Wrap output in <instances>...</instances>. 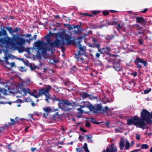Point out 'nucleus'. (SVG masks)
<instances>
[{
    "mask_svg": "<svg viewBox=\"0 0 152 152\" xmlns=\"http://www.w3.org/2000/svg\"><path fill=\"white\" fill-rule=\"evenodd\" d=\"M47 44L45 42L42 40H39L35 43V46L37 53L41 52L43 55H45L47 51L51 50L53 47H56L58 48L60 47L62 51L64 50V48L61 43L60 40L58 39H56L53 42H51L49 45V47H43L45 46Z\"/></svg>",
    "mask_w": 152,
    "mask_h": 152,
    "instance_id": "obj_1",
    "label": "nucleus"
},
{
    "mask_svg": "<svg viewBox=\"0 0 152 152\" xmlns=\"http://www.w3.org/2000/svg\"><path fill=\"white\" fill-rule=\"evenodd\" d=\"M68 34L65 31L59 32L54 34L57 38L61 40L62 43L64 45H69L72 43V35L69 31Z\"/></svg>",
    "mask_w": 152,
    "mask_h": 152,
    "instance_id": "obj_2",
    "label": "nucleus"
},
{
    "mask_svg": "<svg viewBox=\"0 0 152 152\" xmlns=\"http://www.w3.org/2000/svg\"><path fill=\"white\" fill-rule=\"evenodd\" d=\"M127 123L128 125L133 124L138 127L142 128L143 129L146 128V124L144 121L141 118L137 116H134L131 118L128 119Z\"/></svg>",
    "mask_w": 152,
    "mask_h": 152,
    "instance_id": "obj_3",
    "label": "nucleus"
},
{
    "mask_svg": "<svg viewBox=\"0 0 152 152\" xmlns=\"http://www.w3.org/2000/svg\"><path fill=\"white\" fill-rule=\"evenodd\" d=\"M14 40L16 42L15 47H13L14 49L18 50L20 53H22L24 51V47L23 46V45L25 43V40L23 38L19 37L18 35L14 36Z\"/></svg>",
    "mask_w": 152,
    "mask_h": 152,
    "instance_id": "obj_4",
    "label": "nucleus"
},
{
    "mask_svg": "<svg viewBox=\"0 0 152 152\" xmlns=\"http://www.w3.org/2000/svg\"><path fill=\"white\" fill-rule=\"evenodd\" d=\"M141 117L143 121H146L147 123L151 124L152 120L150 119V113L147 110L143 109L141 113Z\"/></svg>",
    "mask_w": 152,
    "mask_h": 152,
    "instance_id": "obj_5",
    "label": "nucleus"
},
{
    "mask_svg": "<svg viewBox=\"0 0 152 152\" xmlns=\"http://www.w3.org/2000/svg\"><path fill=\"white\" fill-rule=\"evenodd\" d=\"M16 88V90H15L14 91L15 93L18 92H23V95L24 96L26 95L28 93L30 94L31 93L29 92V89L28 88H25V87L22 86L21 84H20L19 86H15Z\"/></svg>",
    "mask_w": 152,
    "mask_h": 152,
    "instance_id": "obj_6",
    "label": "nucleus"
},
{
    "mask_svg": "<svg viewBox=\"0 0 152 152\" xmlns=\"http://www.w3.org/2000/svg\"><path fill=\"white\" fill-rule=\"evenodd\" d=\"M125 145V150L129 149L130 146V144L127 140L122 138L120 140L119 143L120 149L121 150L124 149Z\"/></svg>",
    "mask_w": 152,
    "mask_h": 152,
    "instance_id": "obj_7",
    "label": "nucleus"
},
{
    "mask_svg": "<svg viewBox=\"0 0 152 152\" xmlns=\"http://www.w3.org/2000/svg\"><path fill=\"white\" fill-rule=\"evenodd\" d=\"M51 88L52 87L50 85L47 86L43 94L45 95L46 96L45 100L48 103L49 102V99H51L53 101H55V96L54 97H50V96L49 91Z\"/></svg>",
    "mask_w": 152,
    "mask_h": 152,
    "instance_id": "obj_8",
    "label": "nucleus"
},
{
    "mask_svg": "<svg viewBox=\"0 0 152 152\" xmlns=\"http://www.w3.org/2000/svg\"><path fill=\"white\" fill-rule=\"evenodd\" d=\"M12 39L9 37L6 38H2L0 39V42L6 48H7L9 45H12Z\"/></svg>",
    "mask_w": 152,
    "mask_h": 152,
    "instance_id": "obj_9",
    "label": "nucleus"
},
{
    "mask_svg": "<svg viewBox=\"0 0 152 152\" xmlns=\"http://www.w3.org/2000/svg\"><path fill=\"white\" fill-rule=\"evenodd\" d=\"M46 88V87L41 88L38 90H34L33 91L30 93V95L34 96L35 98H37L42 95Z\"/></svg>",
    "mask_w": 152,
    "mask_h": 152,
    "instance_id": "obj_10",
    "label": "nucleus"
},
{
    "mask_svg": "<svg viewBox=\"0 0 152 152\" xmlns=\"http://www.w3.org/2000/svg\"><path fill=\"white\" fill-rule=\"evenodd\" d=\"M135 64L137 65V67L140 69L142 66L140 65V63L142 64L144 66H145L147 65V62L146 61H144L142 59L139 57H137L135 61Z\"/></svg>",
    "mask_w": 152,
    "mask_h": 152,
    "instance_id": "obj_11",
    "label": "nucleus"
},
{
    "mask_svg": "<svg viewBox=\"0 0 152 152\" xmlns=\"http://www.w3.org/2000/svg\"><path fill=\"white\" fill-rule=\"evenodd\" d=\"M30 79L28 78H26L24 80H20L19 82L17 84L16 86H19L20 84H21L22 86L26 87L28 86L31 83Z\"/></svg>",
    "mask_w": 152,
    "mask_h": 152,
    "instance_id": "obj_12",
    "label": "nucleus"
},
{
    "mask_svg": "<svg viewBox=\"0 0 152 152\" xmlns=\"http://www.w3.org/2000/svg\"><path fill=\"white\" fill-rule=\"evenodd\" d=\"M55 101H59V102L58 103V105L60 107L64 106V105L66 104L68 105H70L71 104V103L69 102L66 100H64L63 99L60 100L58 99H56V98Z\"/></svg>",
    "mask_w": 152,
    "mask_h": 152,
    "instance_id": "obj_13",
    "label": "nucleus"
},
{
    "mask_svg": "<svg viewBox=\"0 0 152 152\" xmlns=\"http://www.w3.org/2000/svg\"><path fill=\"white\" fill-rule=\"evenodd\" d=\"M101 109L102 107L100 105L98 104L97 107H95L91 104L89 110L90 111H93L94 113H97L99 111L101 110Z\"/></svg>",
    "mask_w": 152,
    "mask_h": 152,
    "instance_id": "obj_14",
    "label": "nucleus"
},
{
    "mask_svg": "<svg viewBox=\"0 0 152 152\" xmlns=\"http://www.w3.org/2000/svg\"><path fill=\"white\" fill-rule=\"evenodd\" d=\"M106 152H117V148L116 146L110 145L106 148Z\"/></svg>",
    "mask_w": 152,
    "mask_h": 152,
    "instance_id": "obj_15",
    "label": "nucleus"
},
{
    "mask_svg": "<svg viewBox=\"0 0 152 152\" xmlns=\"http://www.w3.org/2000/svg\"><path fill=\"white\" fill-rule=\"evenodd\" d=\"M136 21L138 23H140L141 24H142L143 25V24H145L146 22L145 20L142 17H137Z\"/></svg>",
    "mask_w": 152,
    "mask_h": 152,
    "instance_id": "obj_16",
    "label": "nucleus"
},
{
    "mask_svg": "<svg viewBox=\"0 0 152 152\" xmlns=\"http://www.w3.org/2000/svg\"><path fill=\"white\" fill-rule=\"evenodd\" d=\"M142 27H141L139 26H138V28H137V31H138V33L140 34H142V38L143 39H148V37L147 36H145L143 32L141 30L142 29Z\"/></svg>",
    "mask_w": 152,
    "mask_h": 152,
    "instance_id": "obj_17",
    "label": "nucleus"
},
{
    "mask_svg": "<svg viewBox=\"0 0 152 152\" xmlns=\"http://www.w3.org/2000/svg\"><path fill=\"white\" fill-rule=\"evenodd\" d=\"M7 90L6 89L0 87V99L3 97L2 95H7Z\"/></svg>",
    "mask_w": 152,
    "mask_h": 152,
    "instance_id": "obj_18",
    "label": "nucleus"
},
{
    "mask_svg": "<svg viewBox=\"0 0 152 152\" xmlns=\"http://www.w3.org/2000/svg\"><path fill=\"white\" fill-rule=\"evenodd\" d=\"M80 104H83L85 107L88 108L90 109L91 104L88 101L82 102Z\"/></svg>",
    "mask_w": 152,
    "mask_h": 152,
    "instance_id": "obj_19",
    "label": "nucleus"
},
{
    "mask_svg": "<svg viewBox=\"0 0 152 152\" xmlns=\"http://www.w3.org/2000/svg\"><path fill=\"white\" fill-rule=\"evenodd\" d=\"M47 61L49 63L54 64L56 63L58 61L57 60H56L54 57H53L52 58H48L47 59Z\"/></svg>",
    "mask_w": 152,
    "mask_h": 152,
    "instance_id": "obj_20",
    "label": "nucleus"
},
{
    "mask_svg": "<svg viewBox=\"0 0 152 152\" xmlns=\"http://www.w3.org/2000/svg\"><path fill=\"white\" fill-rule=\"evenodd\" d=\"M113 67L116 71H121L122 70L121 67L118 64L117 65H114Z\"/></svg>",
    "mask_w": 152,
    "mask_h": 152,
    "instance_id": "obj_21",
    "label": "nucleus"
},
{
    "mask_svg": "<svg viewBox=\"0 0 152 152\" xmlns=\"http://www.w3.org/2000/svg\"><path fill=\"white\" fill-rule=\"evenodd\" d=\"M79 48L80 49V51L82 52L83 53H84L86 50V48L85 47H82L81 45L80 44V42L79 43Z\"/></svg>",
    "mask_w": 152,
    "mask_h": 152,
    "instance_id": "obj_22",
    "label": "nucleus"
},
{
    "mask_svg": "<svg viewBox=\"0 0 152 152\" xmlns=\"http://www.w3.org/2000/svg\"><path fill=\"white\" fill-rule=\"evenodd\" d=\"M81 97L83 99H85L86 98L89 97L90 96V95L88 94L86 92H83L81 94Z\"/></svg>",
    "mask_w": 152,
    "mask_h": 152,
    "instance_id": "obj_23",
    "label": "nucleus"
},
{
    "mask_svg": "<svg viewBox=\"0 0 152 152\" xmlns=\"http://www.w3.org/2000/svg\"><path fill=\"white\" fill-rule=\"evenodd\" d=\"M102 50H104V53L107 54H108L110 52L111 49L109 47H107L105 48H102Z\"/></svg>",
    "mask_w": 152,
    "mask_h": 152,
    "instance_id": "obj_24",
    "label": "nucleus"
},
{
    "mask_svg": "<svg viewBox=\"0 0 152 152\" xmlns=\"http://www.w3.org/2000/svg\"><path fill=\"white\" fill-rule=\"evenodd\" d=\"M43 109L44 110V111L47 113L46 114V115L47 116L48 115V113L52 111L51 108L50 107H47L46 108H43Z\"/></svg>",
    "mask_w": 152,
    "mask_h": 152,
    "instance_id": "obj_25",
    "label": "nucleus"
},
{
    "mask_svg": "<svg viewBox=\"0 0 152 152\" xmlns=\"http://www.w3.org/2000/svg\"><path fill=\"white\" fill-rule=\"evenodd\" d=\"M11 56H14L12 55H9L8 56L7 55H6L4 57V59L5 61V62L6 63V64H9V62L8 61V58H11Z\"/></svg>",
    "mask_w": 152,
    "mask_h": 152,
    "instance_id": "obj_26",
    "label": "nucleus"
},
{
    "mask_svg": "<svg viewBox=\"0 0 152 152\" xmlns=\"http://www.w3.org/2000/svg\"><path fill=\"white\" fill-rule=\"evenodd\" d=\"M9 65L10 66V67H14L15 66V63L14 62H12V63H9V64H7V66H6V67L7 68L9 69V68H10V67H8V66Z\"/></svg>",
    "mask_w": 152,
    "mask_h": 152,
    "instance_id": "obj_27",
    "label": "nucleus"
},
{
    "mask_svg": "<svg viewBox=\"0 0 152 152\" xmlns=\"http://www.w3.org/2000/svg\"><path fill=\"white\" fill-rule=\"evenodd\" d=\"M6 29L11 34H12L14 33V29H12L11 27H7L6 28Z\"/></svg>",
    "mask_w": 152,
    "mask_h": 152,
    "instance_id": "obj_28",
    "label": "nucleus"
},
{
    "mask_svg": "<svg viewBox=\"0 0 152 152\" xmlns=\"http://www.w3.org/2000/svg\"><path fill=\"white\" fill-rule=\"evenodd\" d=\"M7 34V32L5 30H3L2 31H0V37L2 36H6Z\"/></svg>",
    "mask_w": 152,
    "mask_h": 152,
    "instance_id": "obj_29",
    "label": "nucleus"
},
{
    "mask_svg": "<svg viewBox=\"0 0 152 152\" xmlns=\"http://www.w3.org/2000/svg\"><path fill=\"white\" fill-rule=\"evenodd\" d=\"M85 151L86 152H90L87 147V144L86 143H85L84 144V146L83 147Z\"/></svg>",
    "mask_w": 152,
    "mask_h": 152,
    "instance_id": "obj_30",
    "label": "nucleus"
},
{
    "mask_svg": "<svg viewBox=\"0 0 152 152\" xmlns=\"http://www.w3.org/2000/svg\"><path fill=\"white\" fill-rule=\"evenodd\" d=\"M148 146L146 144H143L141 145V149H147L148 148Z\"/></svg>",
    "mask_w": 152,
    "mask_h": 152,
    "instance_id": "obj_31",
    "label": "nucleus"
},
{
    "mask_svg": "<svg viewBox=\"0 0 152 152\" xmlns=\"http://www.w3.org/2000/svg\"><path fill=\"white\" fill-rule=\"evenodd\" d=\"M81 54V53L80 52V51H79L78 54H75V58L77 59L78 61H80V60L79 59V55H80Z\"/></svg>",
    "mask_w": 152,
    "mask_h": 152,
    "instance_id": "obj_32",
    "label": "nucleus"
},
{
    "mask_svg": "<svg viewBox=\"0 0 152 152\" xmlns=\"http://www.w3.org/2000/svg\"><path fill=\"white\" fill-rule=\"evenodd\" d=\"M151 90V88H148L147 89H146L144 91V94H146L148 93L149 92H150Z\"/></svg>",
    "mask_w": 152,
    "mask_h": 152,
    "instance_id": "obj_33",
    "label": "nucleus"
},
{
    "mask_svg": "<svg viewBox=\"0 0 152 152\" xmlns=\"http://www.w3.org/2000/svg\"><path fill=\"white\" fill-rule=\"evenodd\" d=\"M113 35H107L106 38L107 39H108V40H110V39H113Z\"/></svg>",
    "mask_w": 152,
    "mask_h": 152,
    "instance_id": "obj_34",
    "label": "nucleus"
},
{
    "mask_svg": "<svg viewBox=\"0 0 152 152\" xmlns=\"http://www.w3.org/2000/svg\"><path fill=\"white\" fill-rule=\"evenodd\" d=\"M11 122L10 124L11 125H12L14 124L15 123L17 122V121H15L14 120L12 119L11 118L10 119Z\"/></svg>",
    "mask_w": 152,
    "mask_h": 152,
    "instance_id": "obj_35",
    "label": "nucleus"
},
{
    "mask_svg": "<svg viewBox=\"0 0 152 152\" xmlns=\"http://www.w3.org/2000/svg\"><path fill=\"white\" fill-rule=\"evenodd\" d=\"M23 36H24L26 37L29 38H30V37H31V34H28L26 35L23 34Z\"/></svg>",
    "mask_w": 152,
    "mask_h": 152,
    "instance_id": "obj_36",
    "label": "nucleus"
},
{
    "mask_svg": "<svg viewBox=\"0 0 152 152\" xmlns=\"http://www.w3.org/2000/svg\"><path fill=\"white\" fill-rule=\"evenodd\" d=\"M102 14L105 16L107 15H108L109 12L107 11H104L102 12Z\"/></svg>",
    "mask_w": 152,
    "mask_h": 152,
    "instance_id": "obj_37",
    "label": "nucleus"
},
{
    "mask_svg": "<svg viewBox=\"0 0 152 152\" xmlns=\"http://www.w3.org/2000/svg\"><path fill=\"white\" fill-rule=\"evenodd\" d=\"M115 25H116L117 27V28H121V25L119 23H117L116 22H115Z\"/></svg>",
    "mask_w": 152,
    "mask_h": 152,
    "instance_id": "obj_38",
    "label": "nucleus"
},
{
    "mask_svg": "<svg viewBox=\"0 0 152 152\" xmlns=\"http://www.w3.org/2000/svg\"><path fill=\"white\" fill-rule=\"evenodd\" d=\"M77 111L79 112V113L82 114L83 113V110L81 109V108H79L77 109Z\"/></svg>",
    "mask_w": 152,
    "mask_h": 152,
    "instance_id": "obj_39",
    "label": "nucleus"
},
{
    "mask_svg": "<svg viewBox=\"0 0 152 152\" xmlns=\"http://www.w3.org/2000/svg\"><path fill=\"white\" fill-rule=\"evenodd\" d=\"M85 126L86 127H89L90 126V124L88 122H86L85 124Z\"/></svg>",
    "mask_w": 152,
    "mask_h": 152,
    "instance_id": "obj_40",
    "label": "nucleus"
},
{
    "mask_svg": "<svg viewBox=\"0 0 152 152\" xmlns=\"http://www.w3.org/2000/svg\"><path fill=\"white\" fill-rule=\"evenodd\" d=\"M80 129L81 131L83 132H86V130L84 129V128L82 127H80Z\"/></svg>",
    "mask_w": 152,
    "mask_h": 152,
    "instance_id": "obj_41",
    "label": "nucleus"
},
{
    "mask_svg": "<svg viewBox=\"0 0 152 152\" xmlns=\"http://www.w3.org/2000/svg\"><path fill=\"white\" fill-rule=\"evenodd\" d=\"M19 70L20 71H22V72H23V71H26V70L24 68H23V67H22V66H21V67H20V69H19Z\"/></svg>",
    "mask_w": 152,
    "mask_h": 152,
    "instance_id": "obj_42",
    "label": "nucleus"
},
{
    "mask_svg": "<svg viewBox=\"0 0 152 152\" xmlns=\"http://www.w3.org/2000/svg\"><path fill=\"white\" fill-rule=\"evenodd\" d=\"M135 137L137 140H140V135L139 134H136V135Z\"/></svg>",
    "mask_w": 152,
    "mask_h": 152,
    "instance_id": "obj_43",
    "label": "nucleus"
},
{
    "mask_svg": "<svg viewBox=\"0 0 152 152\" xmlns=\"http://www.w3.org/2000/svg\"><path fill=\"white\" fill-rule=\"evenodd\" d=\"M8 103V104H11V102H9L8 103H7L6 102H3V101H0V104H5L6 103Z\"/></svg>",
    "mask_w": 152,
    "mask_h": 152,
    "instance_id": "obj_44",
    "label": "nucleus"
},
{
    "mask_svg": "<svg viewBox=\"0 0 152 152\" xmlns=\"http://www.w3.org/2000/svg\"><path fill=\"white\" fill-rule=\"evenodd\" d=\"M138 42L140 44L142 45L143 44V42L142 39H138Z\"/></svg>",
    "mask_w": 152,
    "mask_h": 152,
    "instance_id": "obj_45",
    "label": "nucleus"
},
{
    "mask_svg": "<svg viewBox=\"0 0 152 152\" xmlns=\"http://www.w3.org/2000/svg\"><path fill=\"white\" fill-rule=\"evenodd\" d=\"M33 39L31 38H29L28 39H27L26 40L27 42L28 43H30V42L32 41Z\"/></svg>",
    "mask_w": 152,
    "mask_h": 152,
    "instance_id": "obj_46",
    "label": "nucleus"
},
{
    "mask_svg": "<svg viewBox=\"0 0 152 152\" xmlns=\"http://www.w3.org/2000/svg\"><path fill=\"white\" fill-rule=\"evenodd\" d=\"M28 115L29 116L30 118H31L32 119H33L34 120H35L34 119L33 117V114H29Z\"/></svg>",
    "mask_w": 152,
    "mask_h": 152,
    "instance_id": "obj_47",
    "label": "nucleus"
},
{
    "mask_svg": "<svg viewBox=\"0 0 152 152\" xmlns=\"http://www.w3.org/2000/svg\"><path fill=\"white\" fill-rule=\"evenodd\" d=\"M131 74L133 75L134 77H135L137 76V73L136 72H133L131 73Z\"/></svg>",
    "mask_w": 152,
    "mask_h": 152,
    "instance_id": "obj_48",
    "label": "nucleus"
},
{
    "mask_svg": "<svg viewBox=\"0 0 152 152\" xmlns=\"http://www.w3.org/2000/svg\"><path fill=\"white\" fill-rule=\"evenodd\" d=\"M19 28H18L17 27H16L14 29V32H17L19 30Z\"/></svg>",
    "mask_w": 152,
    "mask_h": 152,
    "instance_id": "obj_49",
    "label": "nucleus"
},
{
    "mask_svg": "<svg viewBox=\"0 0 152 152\" xmlns=\"http://www.w3.org/2000/svg\"><path fill=\"white\" fill-rule=\"evenodd\" d=\"M46 40V41H47V42L49 44V45L50 44V43L51 42H50V40L49 38H47ZM48 47H50L49 45L48 46Z\"/></svg>",
    "mask_w": 152,
    "mask_h": 152,
    "instance_id": "obj_50",
    "label": "nucleus"
},
{
    "mask_svg": "<svg viewBox=\"0 0 152 152\" xmlns=\"http://www.w3.org/2000/svg\"><path fill=\"white\" fill-rule=\"evenodd\" d=\"M91 122L93 123H94V124H95V123H97V122H96V121H95V120H94V119H93V118H91Z\"/></svg>",
    "mask_w": 152,
    "mask_h": 152,
    "instance_id": "obj_51",
    "label": "nucleus"
},
{
    "mask_svg": "<svg viewBox=\"0 0 152 152\" xmlns=\"http://www.w3.org/2000/svg\"><path fill=\"white\" fill-rule=\"evenodd\" d=\"M79 139L80 141H81L83 139V137L82 135H80L79 136Z\"/></svg>",
    "mask_w": 152,
    "mask_h": 152,
    "instance_id": "obj_52",
    "label": "nucleus"
},
{
    "mask_svg": "<svg viewBox=\"0 0 152 152\" xmlns=\"http://www.w3.org/2000/svg\"><path fill=\"white\" fill-rule=\"evenodd\" d=\"M115 130L116 132H120V129L118 128L115 129Z\"/></svg>",
    "mask_w": 152,
    "mask_h": 152,
    "instance_id": "obj_53",
    "label": "nucleus"
},
{
    "mask_svg": "<svg viewBox=\"0 0 152 152\" xmlns=\"http://www.w3.org/2000/svg\"><path fill=\"white\" fill-rule=\"evenodd\" d=\"M80 107V108H83L85 107V106L83 104L82 105H78Z\"/></svg>",
    "mask_w": 152,
    "mask_h": 152,
    "instance_id": "obj_54",
    "label": "nucleus"
},
{
    "mask_svg": "<svg viewBox=\"0 0 152 152\" xmlns=\"http://www.w3.org/2000/svg\"><path fill=\"white\" fill-rule=\"evenodd\" d=\"M96 56L97 58H99L100 56V54L99 53H96L95 55Z\"/></svg>",
    "mask_w": 152,
    "mask_h": 152,
    "instance_id": "obj_55",
    "label": "nucleus"
},
{
    "mask_svg": "<svg viewBox=\"0 0 152 152\" xmlns=\"http://www.w3.org/2000/svg\"><path fill=\"white\" fill-rule=\"evenodd\" d=\"M31 105L33 107H34L35 105V103H34V102L33 101H31Z\"/></svg>",
    "mask_w": 152,
    "mask_h": 152,
    "instance_id": "obj_56",
    "label": "nucleus"
},
{
    "mask_svg": "<svg viewBox=\"0 0 152 152\" xmlns=\"http://www.w3.org/2000/svg\"><path fill=\"white\" fill-rule=\"evenodd\" d=\"M86 136L87 137V140H88L89 139H91L92 137V136H91L90 137V136H89V135H87Z\"/></svg>",
    "mask_w": 152,
    "mask_h": 152,
    "instance_id": "obj_57",
    "label": "nucleus"
},
{
    "mask_svg": "<svg viewBox=\"0 0 152 152\" xmlns=\"http://www.w3.org/2000/svg\"><path fill=\"white\" fill-rule=\"evenodd\" d=\"M76 150L77 151V152H81V150L79 148H76Z\"/></svg>",
    "mask_w": 152,
    "mask_h": 152,
    "instance_id": "obj_58",
    "label": "nucleus"
},
{
    "mask_svg": "<svg viewBox=\"0 0 152 152\" xmlns=\"http://www.w3.org/2000/svg\"><path fill=\"white\" fill-rule=\"evenodd\" d=\"M36 149H37V148H31V150L32 151H34L36 150Z\"/></svg>",
    "mask_w": 152,
    "mask_h": 152,
    "instance_id": "obj_59",
    "label": "nucleus"
},
{
    "mask_svg": "<svg viewBox=\"0 0 152 152\" xmlns=\"http://www.w3.org/2000/svg\"><path fill=\"white\" fill-rule=\"evenodd\" d=\"M147 10V9L145 8V9L141 11V12H143V13H145L146 12Z\"/></svg>",
    "mask_w": 152,
    "mask_h": 152,
    "instance_id": "obj_60",
    "label": "nucleus"
},
{
    "mask_svg": "<svg viewBox=\"0 0 152 152\" xmlns=\"http://www.w3.org/2000/svg\"><path fill=\"white\" fill-rule=\"evenodd\" d=\"M109 124L110 122L109 121L105 123V125L107 126H109Z\"/></svg>",
    "mask_w": 152,
    "mask_h": 152,
    "instance_id": "obj_61",
    "label": "nucleus"
},
{
    "mask_svg": "<svg viewBox=\"0 0 152 152\" xmlns=\"http://www.w3.org/2000/svg\"><path fill=\"white\" fill-rule=\"evenodd\" d=\"M61 26V24L60 23H57L56 26L57 27H60Z\"/></svg>",
    "mask_w": 152,
    "mask_h": 152,
    "instance_id": "obj_62",
    "label": "nucleus"
},
{
    "mask_svg": "<svg viewBox=\"0 0 152 152\" xmlns=\"http://www.w3.org/2000/svg\"><path fill=\"white\" fill-rule=\"evenodd\" d=\"M98 12L96 11H93L92 13L94 15H96Z\"/></svg>",
    "mask_w": 152,
    "mask_h": 152,
    "instance_id": "obj_63",
    "label": "nucleus"
},
{
    "mask_svg": "<svg viewBox=\"0 0 152 152\" xmlns=\"http://www.w3.org/2000/svg\"><path fill=\"white\" fill-rule=\"evenodd\" d=\"M37 37V36L36 35H34V36L33 37V39H36Z\"/></svg>",
    "mask_w": 152,
    "mask_h": 152,
    "instance_id": "obj_64",
    "label": "nucleus"
}]
</instances>
